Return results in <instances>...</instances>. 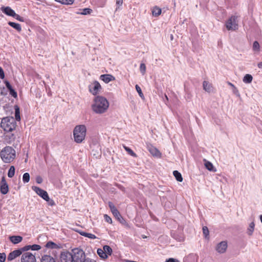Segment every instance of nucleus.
<instances>
[{"instance_id": "1", "label": "nucleus", "mask_w": 262, "mask_h": 262, "mask_svg": "<svg viewBox=\"0 0 262 262\" xmlns=\"http://www.w3.org/2000/svg\"><path fill=\"white\" fill-rule=\"evenodd\" d=\"M110 103L103 96H97L93 100L91 105L92 111L97 114H102L107 112Z\"/></svg>"}, {"instance_id": "2", "label": "nucleus", "mask_w": 262, "mask_h": 262, "mask_svg": "<svg viewBox=\"0 0 262 262\" xmlns=\"http://www.w3.org/2000/svg\"><path fill=\"white\" fill-rule=\"evenodd\" d=\"M0 157L4 163H10L15 159V150L11 146H7L1 151Z\"/></svg>"}, {"instance_id": "3", "label": "nucleus", "mask_w": 262, "mask_h": 262, "mask_svg": "<svg viewBox=\"0 0 262 262\" xmlns=\"http://www.w3.org/2000/svg\"><path fill=\"white\" fill-rule=\"evenodd\" d=\"M73 138L77 143H81L84 141L86 134V127L85 125H76L73 129Z\"/></svg>"}, {"instance_id": "4", "label": "nucleus", "mask_w": 262, "mask_h": 262, "mask_svg": "<svg viewBox=\"0 0 262 262\" xmlns=\"http://www.w3.org/2000/svg\"><path fill=\"white\" fill-rule=\"evenodd\" d=\"M1 127L6 132H11L16 127L15 119L13 117H6L2 119Z\"/></svg>"}, {"instance_id": "5", "label": "nucleus", "mask_w": 262, "mask_h": 262, "mask_svg": "<svg viewBox=\"0 0 262 262\" xmlns=\"http://www.w3.org/2000/svg\"><path fill=\"white\" fill-rule=\"evenodd\" d=\"M32 189L38 195L48 202L49 205L53 206L55 205L54 201L50 199L47 192L37 186H32Z\"/></svg>"}, {"instance_id": "6", "label": "nucleus", "mask_w": 262, "mask_h": 262, "mask_svg": "<svg viewBox=\"0 0 262 262\" xmlns=\"http://www.w3.org/2000/svg\"><path fill=\"white\" fill-rule=\"evenodd\" d=\"M71 254L74 262H84L85 259V253L81 249L76 248L72 249Z\"/></svg>"}, {"instance_id": "7", "label": "nucleus", "mask_w": 262, "mask_h": 262, "mask_svg": "<svg viewBox=\"0 0 262 262\" xmlns=\"http://www.w3.org/2000/svg\"><path fill=\"white\" fill-rule=\"evenodd\" d=\"M226 27L228 30L234 31L238 29L237 16H231L226 21Z\"/></svg>"}, {"instance_id": "8", "label": "nucleus", "mask_w": 262, "mask_h": 262, "mask_svg": "<svg viewBox=\"0 0 262 262\" xmlns=\"http://www.w3.org/2000/svg\"><path fill=\"white\" fill-rule=\"evenodd\" d=\"M89 89L93 95H96L100 92L101 86L98 81H95L89 85Z\"/></svg>"}, {"instance_id": "9", "label": "nucleus", "mask_w": 262, "mask_h": 262, "mask_svg": "<svg viewBox=\"0 0 262 262\" xmlns=\"http://www.w3.org/2000/svg\"><path fill=\"white\" fill-rule=\"evenodd\" d=\"M21 262H36V257L34 255L30 252L23 253L21 257Z\"/></svg>"}, {"instance_id": "10", "label": "nucleus", "mask_w": 262, "mask_h": 262, "mask_svg": "<svg viewBox=\"0 0 262 262\" xmlns=\"http://www.w3.org/2000/svg\"><path fill=\"white\" fill-rule=\"evenodd\" d=\"M61 262H74L71 253L66 251L63 252L60 255Z\"/></svg>"}, {"instance_id": "11", "label": "nucleus", "mask_w": 262, "mask_h": 262, "mask_svg": "<svg viewBox=\"0 0 262 262\" xmlns=\"http://www.w3.org/2000/svg\"><path fill=\"white\" fill-rule=\"evenodd\" d=\"M227 248V243L226 241H222L217 244L216 250L218 253H224L226 252Z\"/></svg>"}, {"instance_id": "12", "label": "nucleus", "mask_w": 262, "mask_h": 262, "mask_svg": "<svg viewBox=\"0 0 262 262\" xmlns=\"http://www.w3.org/2000/svg\"><path fill=\"white\" fill-rule=\"evenodd\" d=\"M22 254V250L19 249L15 250L10 252L8 256V260L11 261Z\"/></svg>"}, {"instance_id": "13", "label": "nucleus", "mask_w": 262, "mask_h": 262, "mask_svg": "<svg viewBox=\"0 0 262 262\" xmlns=\"http://www.w3.org/2000/svg\"><path fill=\"white\" fill-rule=\"evenodd\" d=\"M0 189L1 193L3 194H7L9 191L8 185L4 178L2 179L1 182Z\"/></svg>"}, {"instance_id": "14", "label": "nucleus", "mask_w": 262, "mask_h": 262, "mask_svg": "<svg viewBox=\"0 0 262 262\" xmlns=\"http://www.w3.org/2000/svg\"><path fill=\"white\" fill-rule=\"evenodd\" d=\"M15 139L14 135L10 132L6 133L4 135V140L8 144H11Z\"/></svg>"}, {"instance_id": "15", "label": "nucleus", "mask_w": 262, "mask_h": 262, "mask_svg": "<svg viewBox=\"0 0 262 262\" xmlns=\"http://www.w3.org/2000/svg\"><path fill=\"white\" fill-rule=\"evenodd\" d=\"M100 79L104 81L105 83L114 81L115 78L114 76L111 74H103L100 76Z\"/></svg>"}, {"instance_id": "16", "label": "nucleus", "mask_w": 262, "mask_h": 262, "mask_svg": "<svg viewBox=\"0 0 262 262\" xmlns=\"http://www.w3.org/2000/svg\"><path fill=\"white\" fill-rule=\"evenodd\" d=\"M147 149L152 156L157 157H160L161 153L155 147L152 146L151 145H148Z\"/></svg>"}, {"instance_id": "17", "label": "nucleus", "mask_w": 262, "mask_h": 262, "mask_svg": "<svg viewBox=\"0 0 262 262\" xmlns=\"http://www.w3.org/2000/svg\"><path fill=\"white\" fill-rule=\"evenodd\" d=\"M2 11L8 16L13 17L15 14V11L10 7H3L1 8Z\"/></svg>"}, {"instance_id": "18", "label": "nucleus", "mask_w": 262, "mask_h": 262, "mask_svg": "<svg viewBox=\"0 0 262 262\" xmlns=\"http://www.w3.org/2000/svg\"><path fill=\"white\" fill-rule=\"evenodd\" d=\"M203 86L204 90L208 93H210L213 91V87L212 85L207 81H204L203 82Z\"/></svg>"}, {"instance_id": "19", "label": "nucleus", "mask_w": 262, "mask_h": 262, "mask_svg": "<svg viewBox=\"0 0 262 262\" xmlns=\"http://www.w3.org/2000/svg\"><path fill=\"white\" fill-rule=\"evenodd\" d=\"M10 241L14 244H17L21 242L23 237L20 236H11L9 237Z\"/></svg>"}, {"instance_id": "20", "label": "nucleus", "mask_w": 262, "mask_h": 262, "mask_svg": "<svg viewBox=\"0 0 262 262\" xmlns=\"http://www.w3.org/2000/svg\"><path fill=\"white\" fill-rule=\"evenodd\" d=\"M41 262H56L54 258L48 255H45L42 256Z\"/></svg>"}, {"instance_id": "21", "label": "nucleus", "mask_w": 262, "mask_h": 262, "mask_svg": "<svg viewBox=\"0 0 262 262\" xmlns=\"http://www.w3.org/2000/svg\"><path fill=\"white\" fill-rule=\"evenodd\" d=\"M205 166L209 171L213 172L216 171L213 164L210 162L207 161L206 160H205Z\"/></svg>"}, {"instance_id": "22", "label": "nucleus", "mask_w": 262, "mask_h": 262, "mask_svg": "<svg viewBox=\"0 0 262 262\" xmlns=\"http://www.w3.org/2000/svg\"><path fill=\"white\" fill-rule=\"evenodd\" d=\"M152 14L154 16L157 17L161 13V9L158 6H155L151 10Z\"/></svg>"}, {"instance_id": "23", "label": "nucleus", "mask_w": 262, "mask_h": 262, "mask_svg": "<svg viewBox=\"0 0 262 262\" xmlns=\"http://www.w3.org/2000/svg\"><path fill=\"white\" fill-rule=\"evenodd\" d=\"M255 228V224L254 222H252L250 223L249 227L247 229V233L248 235L251 236L253 234V232Z\"/></svg>"}, {"instance_id": "24", "label": "nucleus", "mask_w": 262, "mask_h": 262, "mask_svg": "<svg viewBox=\"0 0 262 262\" xmlns=\"http://www.w3.org/2000/svg\"><path fill=\"white\" fill-rule=\"evenodd\" d=\"M8 25L13 27L14 29H16L18 32H20L21 31V27L19 24L9 21L8 22Z\"/></svg>"}, {"instance_id": "25", "label": "nucleus", "mask_w": 262, "mask_h": 262, "mask_svg": "<svg viewBox=\"0 0 262 262\" xmlns=\"http://www.w3.org/2000/svg\"><path fill=\"white\" fill-rule=\"evenodd\" d=\"M253 77L250 74H246L243 78V81L245 83H250L252 82Z\"/></svg>"}, {"instance_id": "26", "label": "nucleus", "mask_w": 262, "mask_h": 262, "mask_svg": "<svg viewBox=\"0 0 262 262\" xmlns=\"http://www.w3.org/2000/svg\"><path fill=\"white\" fill-rule=\"evenodd\" d=\"M55 1L62 5H70L73 4L74 0H55Z\"/></svg>"}, {"instance_id": "27", "label": "nucleus", "mask_w": 262, "mask_h": 262, "mask_svg": "<svg viewBox=\"0 0 262 262\" xmlns=\"http://www.w3.org/2000/svg\"><path fill=\"white\" fill-rule=\"evenodd\" d=\"M15 108V120L17 121H20V112L19 108L17 105H15L14 106Z\"/></svg>"}, {"instance_id": "28", "label": "nucleus", "mask_w": 262, "mask_h": 262, "mask_svg": "<svg viewBox=\"0 0 262 262\" xmlns=\"http://www.w3.org/2000/svg\"><path fill=\"white\" fill-rule=\"evenodd\" d=\"M92 10L90 8H84L81 10L80 12H77V14L81 15H88L91 13Z\"/></svg>"}, {"instance_id": "29", "label": "nucleus", "mask_w": 262, "mask_h": 262, "mask_svg": "<svg viewBox=\"0 0 262 262\" xmlns=\"http://www.w3.org/2000/svg\"><path fill=\"white\" fill-rule=\"evenodd\" d=\"M46 247L47 248L52 249H56L58 247L56 244L51 241L48 242L46 245Z\"/></svg>"}, {"instance_id": "30", "label": "nucleus", "mask_w": 262, "mask_h": 262, "mask_svg": "<svg viewBox=\"0 0 262 262\" xmlns=\"http://www.w3.org/2000/svg\"><path fill=\"white\" fill-rule=\"evenodd\" d=\"M173 176L176 178V180L179 182H182L183 178L181 174L177 170H174L173 172Z\"/></svg>"}, {"instance_id": "31", "label": "nucleus", "mask_w": 262, "mask_h": 262, "mask_svg": "<svg viewBox=\"0 0 262 262\" xmlns=\"http://www.w3.org/2000/svg\"><path fill=\"white\" fill-rule=\"evenodd\" d=\"M97 254L102 258L105 259L107 257V255L105 254V252L103 249H98Z\"/></svg>"}, {"instance_id": "32", "label": "nucleus", "mask_w": 262, "mask_h": 262, "mask_svg": "<svg viewBox=\"0 0 262 262\" xmlns=\"http://www.w3.org/2000/svg\"><path fill=\"white\" fill-rule=\"evenodd\" d=\"M15 170V169L14 166H11L8 170V177L10 178H12L14 176Z\"/></svg>"}, {"instance_id": "33", "label": "nucleus", "mask_w": 262, "mask_h": 262, "mask_svg": "<svg viewBox=\"0 0 262 262\" xmlns=\"http://www.w3.org/2000/svg\"><path fill=\"white\" fill-rule=\"evenodd\" d=\"M103 249L104 250V252H105V254L107 255H111L112 253V248L107 245H105L103 247Z\"/></svg>"}, {"instance_id": "34", "label": "nucleus", "mask_w": 262, "mask_h": 262, "mask_svg": "<svg viewBox=\"0 0 262 262\" xmlns=\"http://www.w3.org/2000/svg\"><path fill=\"white\" fill-rule=\"evenodd\" d=\"M123 148L127 153L133 157H137V155L129 147L123 145Z\"/></svg>"}, {"instance_id": "35", "label": "nucleus", "mask_w": 262, "mask_h": 262, "mask_svg": "<svg viewBox=\"0 0 262 262\" xmlns=\"http://www.w3.org/2000/svg\"><path fill=\"white\" fill-rule=\"evenodd\" d=\"M80 234H81V235H82L84 236L87 237L91 239H95L96 238V236L94 234H92V233H86V232H81Z\"/></svg>"}, {"instance_id": "36", "label": "nucleus", "mask_w": 262, "mask_h": 262, "mask_svg": "<svg viewBox=\"0 0 262 262\" xmlns=\"http://www.w3.org/2000/svg\"><path fill=\"white\" fill-rule=\"evenodd\" d=\"M146 66L144 63H142L140 66V71L142 75H144L146 73Z\"/></svg>"}, {"instance_id": "37", "label": "nucleus", "mask_w": 262, "mask_h": 262, "mask_svg": "<svg viewBox=\"0 0 262 262\" xmlns=\"http://www.w3.org/2000/svg\"><path fill=\"white\" fill-rule=\"evenodd\" d=\"M260 49V46L258 41H255L253 44V50L255 51H259Z\"/></svg>"}, {"instance_id": "38", "label": "nucleus", "mask_w": 262, "mask_h": 262, "mask_svg": "<svg viewBox=\"0 0 262 262\" xmlns=\"http://www.w3.org/2000/svg\"><path fill=\"white\" fill-rule=\"evenodd\" d=\"M30 180V175L28 173H25L23 176V181L24 183H28Z\"/></svg>"}, {"instance_id": "39", "label": "nucleus", "mask_w": 262, "mask_h": 262, "mask_svg": "<svg viewBox=\"0 0 262 262\" xmlns=\"http://www.w3.org/2000/svg\"><path fill=\"white\" fill-rule=\"evenodd\" d=\"M136 89L141 98H144V95L142 92L141 89L138 85H136Z\"/></svg>"}, {"instance_id": "40", "label": "nucleus", "mask_w": 262, "mask_h": 262, "mask_svg": "<svg viewBox=\"0 0 262 262\" xmlns=\"http://www.w3.org/2000/svg\"><path fill=\"white\" fill-rule=\"evenodd\" d=\"M203 233L206 238H207L209 235V232L208 228L206 226L203 227Z\"/></svg>"}, {"instance_id": "41", "label": "nucleus", "mask_w": 262, "mask_h": 262, "mask_svg": "<svg viewBox=\"0 0 262 262\" xmlns=\"http://www.w3.org/2000/svg\"><path fill=\"white\" fill-rule=\"evenodd\" d=\"M41 249V246L39 245L34 244L31 245V250L33 251H37Z\"/></svg>"}, {"instance_id": "42", "label": "nucleus", "mask_w": 262, "mask_h": 262, "mask_svg": "<svg viewBox=\"0 0 262 262\" xmlns=\"http://www.w3.org/2000/svg\"><path fill=\"white\" fill-rule=\"evenodd\" d=\"M13 17L15 18L17 20H19L20 21H21V22L25 21V18L24 17L20 16L18 14H16V13H15V14H14V15L13 16Z\"/></svg>"}, {"instance_id": "43", "label": "nucleus", "mask_w": 262, "mask_h": 262, "mask_svg": "<svg viewBox=\"0 0 262 262\" xmlns=\"http://www.w3.org/2000/svg\"><path fill=\"white\" fill-rule=\"evenodd\" d=\"M6 258V255L5 253H0V262H5Z\"/></svg>"}, {"instance_id": "44", "label": "nucleus", "mask_w": 262, "mask_h": 262, "mask_svg": "<svg viewBox=\"0 0 262 262\" xmlns=\"http://www.w3.org/2000/svg\"><path fill=\"white\" fill-rule=\"evenodd\" d=\"M112 212L113 214L118 219H119V217L121 216L119 212L118 211L117 209L115 210L112 211Z\"/></svg>"}, {"instance_id": "45", "label": "nucleus", "mask_w": 262, "mask_h": 262, "mask_svg": "<svg viewBox=\"0 0 262 262\" xmlns=\"http://www.w3.org/2000/svg\"><path fill=\"white\" fill-rule=\"evenodd\" d=\"M104 219L106 222H107L110 224L112 223V219L107 214L104 215Z\"/></svg>"}, {"instance_id": "46", "label": "nucleus", "mask_w": 262, "mask_h": 262, "mask_svg": "<svg viewBox=\"0 0 262 262\" xmlns=\"http://www.w3.org/2000/svg\"><path fill=\"white\" fill-rule=\"evenodd\" d=\"M123 4V0H116V5L117 7L116 9V11L119 8V7L121 6Z\"/></svg>"}, {"instance_id": "47", "label": "nucleus", "mask_w": 262, "mask_h": 262, "mask_svg": "<svg viewBox=\"0 0 262 262\" xmlns=\"http://www.w3.org/2000/svg\"><path fill=\"white\" fill-rule=\"evenodd\" d=\"M20 250H22V252L24 251H27L29 250H31V245H27L25 247H23L22 248L20 249Z\"/></svg>"}, {"instance_id": "48", "label": "nucleus", "mask_w": 262, "mask_h": 262, "mask_svg": "<svg viewBox=\"0 0 262 262\" xmlns=\"http://www.w3.org/2000/svg\"><path fill=\"white\" fill-rule=\"evenodd\" d=\"M232 92L237 96H240L239 93L238 92V90H237V89L235 86L232 88Z\"/></svg>"}, {"instance_id": "49", "label": "nucleus", "mask_w": 262, "mask_h": 262, "mask_svg": "<svg viewBox=\"0 0 262 262\" xmlns=\"http://www.w3.org/2000/svg\"><path fill=\"white\" fill-rule=\"evenodd\" d=\"M10 94L14 97V98L17 97V93L12 88L9 90Z\"/></svg>"}, {"instance_id": "50", "label": "nucleus", "mask_w": 262, "mask_h": 262, "mask_svg": "<svg viewBox=\"0 0 262 262\" xmlns=\"http://www.w3.org/2000/svg\"><path fill=\"white\" fill-rule=\"evenodd\" d=\"M108 206L111 211L115 210L117 209L112 202H109Z\"/></svg>"}, {"instance_id": "51", "label": "nucleus", "mask_w": 262, "mask_h": 262, "mask_svg": "<svg viewBox=\"0 0 262 262\" xmlns=\"http://www.w3.org/2000/svg\"><path fill=\"white\" fill-rule=\"evenodd\" d=\"M165 262H180L179 260L173 258H169L166 260Z\"/></svg>"}, {"instance_id": "52", "label": "nucleus", "mask_w": 262, "mask_h": 262, "mask_svg": "<svg viewBox=\"0 0 262 262\" xmlns=\"http://www.w3.org/2000/svg\"><path fill=\"white\" fill-rule=\"evenodd\" d=\"M4 77H5V74H4V71L2 69V68L0 67V78L3 79L4 78Z\"/></svg>"}, {"instance_id": "53", "label": "nucleus", "mask_w": 262, "mask_h": 262, "mask_svg": "<svg viewBox=\"0 0 262 262\" xmlns=\"http://www.w3.org/2000/svg\"><path fill=\"white\" fill-rule=\"evenodd\" d=\"M5 85H6V88L9 90H10V89H11L12 88V86L11 85L10 83L8 81H5Z\"/></svg>"}, {"instance_id": "54", "label": "nucleus", "mask_w": 262, "mask_h": 262, "mask_svg": "<svg viewBox=\"0 0 262 262\" xmlns=\"http://www.w3.org/2000/svg\"><path fill=\"white\" fill-rule=\"evenodd\" d=\"M36 183H37L38 184H40L42 183V179L41 178V177L40 176H37L36 178Z\"/></svg>"}, {"instance_id": "55", "label": "nucleus", "mask_w": 262, "mask_h": 262, "mask_svg": "<svg viewBox=\"0 0 262 262\" xmlns=\"http://www.w3.org/2000/svg\"><path fill=\"white\" fill-rule=\"evenodd\" d=\"M84 262H96V261L94 260H93V259H91L90 258H87L84 260Z\"/></svg>"}, {"instance_id": "56", "label": "nucleus", "mask_w": 262, "mask_h": 262, "mask_svg": "<svg viewBox=\"0 0 262 262\" xmlns=\"http://www.w3.org/2000/svg\"><path fill=\"white\" fill-rule=\"evenodd\" d=\"M165 100H164V101L165 102V104H167V103L166 102L168 101V98L167 97V96L165 94Z\"/></svg>"}, {"instance_id": "57", "label": "nucleus", "mask_w": 262, "mask_h": 262, "mask_svg": "<svg viewBox=\"0 0 262 262\" xmlns=\"http://www.w3.org/2000/svg\"><path fill=\"white\" fill-rule=\"evenodd\" d=\"M257 66L259 69H262V62L258 63Z\"/></svg>"}, {"instance_id": "58", "label": "nucleus", "mask_w": 262, "mask_h": 262, "mask_svg": "<svg viewBox=\"0 0 262 262\" xmlns=\"http://www.w3.org/2000/svg\"><path fill=\"white\" fill-rule=\"evenodd\" d=\"M228 84L232 88L234 87V85H233L232 83L230 82H228Z\"/></svg>"}, {"instance_id": "59", "label": "nucleus", "mask_w": 262, "mask_h": 262, "mask_svg": "<svg viewBox=\"0 0 262 262\" xmlns=\"http://www.w3.org/2000/svg\"><path fill=\"white\" fill-rule=\"evenodd\" d=\"M260 222L262 223V215H260L259 216Z\"/></svg>"}, {"instance_id": "60", "label": "nucleus", "mask_w": 262, "mask_h": 262, "mask_svg": "<svg viewBox=\"0 0 262 262\" xmlns=\"http://www.w3.org/2000/svg\"><path fill=\"white\" fill-rule=\"evenodd\" d=\"M142 237L144 238H146V236H145V235H143V236H142Z\"/></svg>"}]
</instances>
